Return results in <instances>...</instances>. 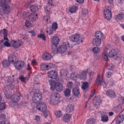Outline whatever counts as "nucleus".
<instances>
[{
    "instance_id": "obj_1",
    "label": "nucleus",
    "mask_w": 124,
    "mask_h": 124,
    "mask_svg": "<svg viewBox=\"0 0 124 124\" xmlns=\"http://www.w3.org/2000/svg\"><path fill=\"white\" fill-rule=\"evenodd\" d=\"M69 38L70 40L74 43L72 45L73 46L74 45L79 44L82 41L80 35L78 34H75L71 35L70 37Z\"/></svg>"
},
{
    "instance_id": "obj_2",
    "label": "nucleus",
    "mask_w": 124,
    "mask_h": 124,
    "mask_svg": "<svg viewBox=\"0 0 124 124\" xmlns=\"http://www.w3.org/2000/svg\"><path fill=\"white\" fill-rule=\"evenodd\" d=\"M0 4L4 14H7L10 12V6L5 2V0H0Z\"/></svg>"
},
{
    "instance_id": "obj_3",
    "label": "nucleus",
    "mask_w": 124,
    "mask_h": 124,
    "mask_svg": "<svg viewBox=\"0 0 124 124\" xmlns=\"http://www.w3.org/2000/svg\"><path fill=\"white\" fill-rule=\"evenodd\" d=\"M69 47H72V45H70L68 42H66L63 45H60L58 48V52L61 53H63L65 52L67 49V46Z\"/></svg>"
},
{
    "instance_id": "obj_4",
    "label": "nucleus",
    "mask_w": 124,
    "mask_h": 124,
    "mask_svg": "<svg viewBox=\"0 0 124 124\" xmlns=\"http://www.w3.org/2000/svg\"><path fill=\"white\" fill-rule=\"evenodd\" d=\"M16 69L17 70H20L24 67L25 65V63L22 61H16L14 63Z\"/></svg>"
},
{
    "instance_id": "obj_5",
    "label": "nucleus",
    "mask_w": 124,
    "mask_h": 124,
    "mask_svg": "<svg viewBox=\"0 0 124 124\" xmlns=\"http://www.w3.org/2000/svg\"><path fill=\"white\" fill-rule=\"evenodd\" d=\"M104 14L106 19L109 20L111 18L112 14L110 8L109 7H107L104 10Z\"/></svg>"
},
{
    "instance_id": "obj_6",
    "label": "nucleus",
    "mask_w": 124,
    "mask_h": 124,
    "mask_svg": "<svg viewBox=\"0 0 124 124\" xmlns=\"http://www.w3.org/2000/svg\"><path fill=\"white\" fill-rule=\"evenodd\" d=\"M60 101L59 95L58 93H56L54 95L53 99L50 101V103L53 105H55Z\"/></svg>"
},
{
    "instance_id": "obj_7",
    "label": "nucleus",
    "mask_w": 124,
    "mask_h": 124,
    "mask_svg": "<svg viewBox=\"0 0 124 124\" xmlns=\"http://www.w3.org/2000/svg\"><path fill=\"white\" fill-rule=\"evenodd\" d=\"M42 95L37 93L34 94L32 97V101L35 103H38L42 100Z\"/></svg>"
},
{
    "instance_id": "obj_8",
    "label": "nucleus",
    "mask_w": 124,
    "mask_h": 124,
    "mask_svg": "<svg viewBox=\"0 0 124 124\" xmlns=\"http://www.w3.org/2000/svg\"><path fill=\"white\" fill-rule=\"evenodd\" d=\"M20 94L18 92L15 93L12 95L11 100L13 102H17L20 99Z\"/></svg>"
},
{
    "instance_id": "obj_9",
    "label": "nucleus",
    "mask_w": 124,
    "mask_h": 124,
    "mask_svg": "<svg viewBox=\"0 0 124 124\" xmlns=\"http://www.w3.org/2000/svg\"><path fill=\"white\" fill-rule=\"evenodd\" d=\"M47 76L49 78L54 79L57 76V73L55 70H51L48 71L47 73Z\"/></svg>"
},
{
    "instance_id": "obj_10",
    "label": "nucleus",
    "mask_w": 124,
    "mask_h": 124,
    "mask_svg": "<svg viewBox=\"0 0 124 124\" xmlns=\"http://www.w3.org/2000/svg\"><path fill=\"white\" fill-rule=\"evenodd\" d=\"M101 117V120L103 122H106L108 120V117L106 113L104 111H101L100 112Z\"/></svg>"
},
{
    "instance_id": "obj_11",
    "label": "nucleus",
    "mask_w": 124,
    "mask_h": 124,
    "mask_svg": "<svg viewBox=\"0 0 124 124\" xmlns=\"http://www.w3.org/2000/svg\"><path fill=\"white\" fill-rule=\"evenodd\" d=\"M36 108L39 111L44 112L46 110L47 106L45 104L41 103L38 104L36 106Z\"/></svg>"
},
{
    "instance_id": "obj_12",
    "label": "nucleus",
    "mask_w": 124,
    "mask_h": 124,
    "mask_svg": "<svg viewBox=\"0 0 124 124\" xmlns=\"http://www.w3.org/2000/svg\"><path fill=\"white\" fill-rule=\"evenodd\" d=\"M42 59L45 61H48L51 59L52 57V55L50 54L45 52L42 55Z\"/></svg>"
},
{
    "instance_id": "obj_13",
    "label": "nucleus",
    "mask_w": 124,
    "mask_h": 124,
    "mask_svg": "<svg viewBox=\"0 0 124 124\" xmlns=\"http://www.w3.org/2000/svg\"><path fill=\"white\" fill-rule=\"evenodd\" d=\"M101 101H102L100 98L97 96H95L93 98V102L94 105L98 106L101 104Z\"/></svg>"
},
{
    "instance_id": "obj_14",
    "label": "nucleus",
    "mask_w": 124,
    "mask_h": 124,
    "mask_svg": "<svg viewBox=\"0 0 124 124\" xmlns=\"http://www.w3.org/2000/svg\"><path fill=\"white\" fill-rule=\"evenodd\" d=\"M29 18L30 21L31 22H35L38 19L37 15L34 12L31 13L29 16Z\"/></svg>"
},
{
    "instance_id": "obj_15",
    "label": "nucleus",
    "mask_w": 124,
    "mask_h": 124,
    "mask_svg": "<svg viewBox=\"0 0 124 124\" xmlns=\"http://www.w3.org/2000/svg\"><path fill=\"white\" fill-rule=\"evenodd\" d=\"M106 94L110 98H114L116 97L115 92L114 91L109 90L107 91Z\"/></svg>"
},
{
    "instance_id": "obj_16",
    "label": "nucleus",
    "mask_w": 124,
    "mask_h": 124,
    "mask_svg": "<svg viewBox=\"0 0 124 124\" xmlns=\"http://www.w3.org/2000/svg\"><path fill=\"white\" fill-rule=\"evenodd\" d=\"M101 39L96 38L93 39L92 41L93 45L96 46H99L101 43Z\"/></svg>"
},
{
    "instance_id": "obj_17",
    "label": "nucleus",
    "mask_w": 124,
    "mask_h": 124,
    "mask_svg": "<svg viewBox=\"0 0 124 124\" xmlns=\"http://www.w3.org/2000/svg\"><path fill=\"white\" fill-rule=\"evenodd\" d=\"M116 19L117 21H121L124 19V14L123 12L119 13L116 16Z\"/></svg>"
},
{
    "instance_id": "obj_18",
    "label": "nucleus",
    "mask_w": 124,
    "mask_h": 124,
    "mask_svg": "<svg viewBox=\"0 0 124 124\" xmlns=\"http://www.w3.org/2000/svg\"><path fill=\"white\" fill-rule=\"evenodd\" d=\"M55 88L56 91L61 92L63 90V87L62 84L59 83H56Z\"/></svg>"
},
{
    "instance_id": "obj_19",
    "label": "nucleus",
    "mask_w": 124,
    "mask_h": 124,
    "mask_svg": "<svg viewBox=\"0 0 124 124\" xmlns=\"http://www.w3.org/2000/svg\"><path fill=\"white\" fill-rule=\"evenodd\" d=\"M51 41L52 43L51 45L57 46L59 42V39L57 37H54L52 39Z\"/></svg>"
},
{
    "instance_id": "obj_20",
    "label": "nucleus",
    "mask_w": 124,
    "mask_h": 124,
    "mask_svg": "<svg viewBox=\"0 0 124 124\" xmlns=\"http://www.w3.org/2000/svg\"><path fill=\"white\" fill-rule=\"evenodd\" d=\"M56 83L54 81L52 80H49V84L50 86V89L53 90L55 89Z\"/></svg>"
},
{
    "instance_id": "obj_21",
    "label": "nucleus",
    "mask_w": 124,
    "mask_h": 124,
    "mask_svg": "<svg viewBox=\"0 0 124 124\" xmlns=\"http://www.w3.org/2000/svg\"><path fill=\"white\" fill-rule=\"evenodd\" d=\"M118 50L116 49H112L109 52L108 55L110 57H112L116 55L118 53Z\"/></svg>"
},
{
    "instance_id": "obj_22",
    "label": "nucleus",
    "mask_w": 124,
    "mask_h": 124,
    "mask_svg": "<svg viewBox=\"0 0 124 124\" xmlns=\"http://www.w3.org/2000/svg\"><path fill=\"white\" fill-rule=\"evenodd\" d=\"M74 109V107L73 105L71 104L68 105L66 107L65 110L68 113L71 112Z\"/></svg>"
},
{
    "instance_id": "obj_23",
    "label": "nucleus",
    "mask_w": 124,
    "mask_h": 124,
    "mask_svg": "<svg viewBox=\"0 0 124 124\" xmlns=\"http://www.w3.org/2000/svg\"><path fill=\"white\" fill-rule=\"evenodd\" d=\"M124 120V115H121L118 117L116 121L117 124H119L122 123Z\"/></svg>"
},
{
    "instance_id": "obj_24",
    "label": "nucleus",
    "mask_w": 124,
    "mask_h": 124,
    "mask_svg": "<svg viewBox=\"0 0 124 124\" xmlns=\"http://www.w3.org/2000/svg\"><path fill=\"white\" fill-rule=\"evenodd\" d=\"M86 73L85 72L83 71L78 75V78L81 79H84L86 77Z\"/></svg>"
},
{
    "instance_id": "obj_25",
    "label": "nucleus",
    "mask_w": 124,
    "mask_h": 124,
    "mask_svg": "<svg viewBox=\"0 0 124 124\" xmlns=\"http://www.w3.org/2000/svg\"><path fill=\"white\" fill-rule=\"evenodd\" d=\"M102 35V33L100 31H96L94 34L96 38L101 39L103 38V37Z\"/></svg>"
},
{
    "instance_id": "obj_26",
    "label": "nucleus",
    "mask_w": 124,
    "mask_h": 124,
    "mask_svg": "<svg viewBox=\"0 0 124 124\" xmlns=\"http://www.w3.org/2000/svg\"><path fill=\"white\" fill-rule=\"evenodd\" d=\"M71 116V115L69 114H66L62 117V120L64 122L66 123L70 120Z\"/></svg>"
},
{
    "instance_id": "obj_27",
    "label": "nucleus",
    "mask_w": 124,
    "mask_h": 124,
    "mask_svg": "<svg viewBox=\"0 0 124 124\" xmlns=\"http://www.w3.org/2000/svg\"><path fill=\"white\" fill-rule=\"evenodd\" d=\"M11 42L13 43V46L14 48H18L21 46V44L19 41L17 42L14 40H12Z\"/></svg>"
},
{
    "instance_id": "obj_28",
    "label": "nucleus",
    "mask_w": 124,
    "mask_h": 124,
    "mask_svg": "<svg viewBox=\"0 0 124 124\" xmlns=\"http://www.w3.org/2000/svg\"><path fill=\"white\" fill-rule=\"evenodd\" d=\"M16 56L15 54L12 53L9 54L8 56V61L10 62H14V59L15 58Z\"/></svg>"
},
{
    "instance_id": "obj_29",
    "label": "nucleus",
    "mask_w": 124,
    "mask_h": 124,
    "mask_svg": "<svg viewBox=\"0 0 124 124\" xmlns=\"http://www.w3.org/2000/svg\"><path fill=\"white\" fill-rule=\"evenodd\" d=\"M45 12L46 14H51L52 10L49 6H47L44 7Z\"/></svg>"
},
{
    "instance_id": "obj_30",
    "label": "nucleus",
    "mask_w": 124,
    "mask_h": 124,
    "mask_svg": "<svg viewBox=\"0 0 124 124\" xmlns=\"http://www.w3.org/2000/svg\"><path fill=\"white\" fill-rule=\"evenodd\" d=\"M78 8L76 6H72L70 8L69 11L71 13H74L76 12Z\"/></svg>"
},
{
    "instance_id": "obj_31",
    "label": "nucleus",
    "mask_w": 124,
    "mask_h": 124,
    "mask_svg": "<svg viewBox=\"0 0 124 124\" xmlns=\"http://www.w3.org/2000/svg\"><path fill=\"white\" fill-rule=\"evenodd\" d=\"M72 92L73 95L76 97H78L79 94V91L78 88H74L72 90Z\"/></svg>"
},
{
    "instance_id": "obj_32",
    "label": "nucleus",
    "mask_w": 124,
    "mask_h": 124,
    "mask_svg": "<svg viewBox=\"0 0 124 124\" xmlns=\"http://www.w3.org/2000/svg\"><path fill=\"white\" fill-rule=\"evenodd\" d=\"M103 80L102 78L100 77V75H98L97 76V78L96 80V82L99 85H101V83Z\"/></svg>"
},
{
    "instance_id": "obj_33",
    "label": "nucleus",
    "mask_w": 124,
    "mask_h": 124,
    "mask_svg": "<svg viewBox=\"0 0 124 124\" xmlns=\"http://www.w3.org/2000/svg\"><path fill=\"white\" fill-rule=\"evenodd\" d=\"M18 78L21 82L24 83H25L26 81H27L29 79L28 77L27 76L24 77H23V76H21Z\"/></svg>"
},
{
    "instance_id": "obj_34",
    "label": "nucleus",
    "mask_w": 124,
    "mask_h": 124,
    "mask_svg": "<svg viewBox=\"0 0 124 124\" xmlns=\"http://www.w3.org/2000/svg\"><path fill=\"white\" fill-rule=\"evenodd\" d=\"M2 65L4 67H9L10 65V62L7 60H4L2 62Z\"/></svg>"
},
{
    "instance_id": "obj_35",
    "label": "nucleus",
    "mask_w": 124,
    "mask_h": 124,
    "mask_svg": "<svg viewBox=\"0 0 124 124\" xmlns=\"http://www.w3.org/2000/svg\"><path fill=\"white\" fill-rule=\"evenodd\" d=\"M30 10L31 11L36 12L38 11V8L36 5H33L31 6L30 8Z\"/></svg>"
},
{
    "instance_id": "obj_36",
    "label": "nucleus",
    "mask_w": 124,
    "mask_h": 124,
    "mask_svg": "<svg viewBox=\"0 0 124 124\" xmlns=\"http://www.w3.org/2000/svg\"><path fill=\"white\" fill-rule=\"evenodd\" d=\"M95 121L94 118H91L88 119L87 121V124H94Z\"/></svg>"
},
{
    "instance_id": "obj_37",
    "label": "nucleus",
    "mask_w": 124,
    "mask_h": 124,
    "mask_svg": "<svg viewBox=\"0 0 124 124\" xmlns=\"http://www.w3.org/2000/svg\"><path fill=\"white\" fill-rule=\"evenodd\" d=\"M52 47V51L53 53H56L57 52H58V48H57V46L51 45Z\"/></svg>"
},
{
    "instance_id": "obj_38",
    "label": "nucleus",
    "mask_w": 124,
    "mask_h": 124,
    "mask_svg": "<svg viewBox=\"0 0 124 124\" xmlns=\"http://www.w3.org/2000/svg\"><path fill=\"white\" fill-rule=\"evenodd\" d=\"M70 89L68 88H66L64 92V94L66 97H69L70 95Z\"/></svg>"
},
{
    "instance_id": "obj_39",
    "label": "nucleus",
    "mask_w": 124,
    "mask_h": 124,
    "mask_svg": "<svg viewBox=\"0 0 124 124\" xmlns=\"http://www.w3.org/2000/svg\"><path fill=\"white\" fill-rule=\"evenodd\" d=\"M53 30L51 27L47 28L46 30V32L47 34L49 35L52 34L53 33Z\"/></svg>"
},
{
    "instance_id": "obj_40",
    "label": "nucleus",
    "mask_w": 124,
    "mask_h": 124,
    "mask_svg": "<svg viewBox=\"0 0 124 124\" xmlns=\"http://www.w3.org/2000/svg\"><path fill=\"white\" fill-rule=\"evenodd\" d=\"M7 83L11 84L14 82V78L11 76L8 77L7 78Z\"/></svg>"
},
{
    "instance_id": "obj_41",
    "label": "nucleus",
    "mask_w": 124,
    "mask_h": 124,
    "mask_svg": "<svg viewBox=\"0 0 124 124\" xmlns=\"http://www.w3.org/2000/svg\"><path fill=\"white\" fill-rule=\"evenodd\" d=\"M55 114L57 117L60 118L62 116V114L61 111L57 110L55 112Z\"/></svg>"
},
{
    "instance_id": "obj_42",
    "label": "nucleus",
    "mask_w": 124,
    "mask_h": 124,
    "mask_svg": "<svg viewBox=\"0 0 124 124\" xmlns=\"http://www.w3.org/2000/svg\"><path fill=\"white\" fill-rule=\"evenodd\" d=\"M67 71L66 69H62L60 71V73L61 76H65L67 75Z\"/></svg>"
},
{
    "instance_id": "obj_43",
    "label": "nucleus",
    "mask_w": 124,
    "mask_h": 124,
    "mask_svg": "<svg viewBox=\"0 0 124 124\" xmlns=\"http://www.w3.org/2000/svg\"><path fill=\"white\" fill-rule=\"evenodd\" d=\"M70 78L73 80L76 79L77 78V75L74 72H72L70 74Z\"/></svg>"
},
{
    "instance_id": "obj_44",
    "label": "nucleus",
    "mask_w": 124,
    "mask_h": 124,
    "mask_svg": "<svg viewBox=\"0 0 124 124\" xmlns=\"http://www.w3.org/2000/svg\"><path fill=\"white\" fill-rule=\"evenodd\" d=\"M92 50L93 53L97 54L100 51V50L99 47H96L93 48Z\"/></svg>"
},
{
    "instance_id": "obj_45",
    "label": "nucleus",
    "mask_w": 124,
    "mask_h": 124,
    "mask_svg": "<svg viewBox=\"0 0 124 124\" xmlns=\"http://www.w3.org/2000/svg\"><path fill=\"white\" fill-rule=\"evenodd\" d=\"M43 19L45 20L47 23H49V22L50 18L49 16L48 15H46L43 17Z\"/></svg>"
},
{
    "instance_id": "obj_46",
    "label": "nucleus",
    "mask_w": 124,
    "mask_h": 124,
    "mask_svg": "<svg viewBox=\"0 0 124 124\" xmlns=\"http://www.w3.org/2000/svg\"><path fill=\"white\" fill-rule=\"evenodd\" d=\"M25 26L28 28H30L31 26V23L28 20H26L25 23Z\"/></svg>"
},
{
    "instance_id": "obj_47",
    "label": "nucleus",
    "mask_w": 124,
    "mask_h": 124,
    "mask_svg": "<svg viewBox=\"0 0 124 124\" xmlns=\"http://www.w3.org/2000/svg\"><path fill=\"white\" fill-rule=\"evenodd\" d=\"M58 27L57 24V23L55 22L53 23L52 25V27L53 30L55 31L57 29Z\"/></svg>"
},
{
    "instance_id": "obj_48",
    "label": "nucleus",
    "mask_w": 124,
    "mask_h": 124,
    "mask_svg": "<svg viewBox=\"0 0 124 124\" xmlns=\"http://www.w3.org/2000/svg\"><path fill=\"white\" fill-rule=\"evenodd\" d=\"M107 54L105 52L102 54V58L104 61H106L108 60V57Z\"/></svg>"
},
{
    "instance_id": "obj_49",
    "label": "nucleus",
    "mask_w": 124,
    "mask_h": 124,
    "mask_svg": "<svg viewBox=\"0 0 124 124\" xmlns=\"http://www.w3.org/2000/svg\"><path fill=\"white\" fill-rule=\"evenodd\" d=\"M37 37L38 38L42 39L43 40H46L45 36L44 34H40L38 35Z\"/></svg>"
},
{
    "instance_id": "obj_50",
    "label": "nucleus",
    "mask_w": 124,
    "mask_h": 124,
    "mask_svg": "<svg viewBox=\"0 0 124 124\" xmlns=\"http://www.w3.org/2000/svg\"><path fill=\"white\" fill-rule=\"evenodd\" d=\"M88 87V83L86 82H84L82 85L83 89L85 90Z\"/></svg>"
},
{
    "instance_id": "obj_51",
    "label": "nucleus",
    "mask_w": 124,
    "mask_h": 124,
    "mask_svg": "<svg viewBox=\"0 0 124 124\" xmlns=\"http://www.w3.org/2000/svg\"><path fill=\"white\" fill-rule=\"evenodd\" d=\"M14 85L11 84L7 86V88L8 89V90H13L14 88Z\"/></svg>"
},
{
    "instance_id": "obj_52",
    "label": "nucleus",
    "mask_w": 124,
    "mask_h": 124,
    "mask_svg": "<svg viewBox=\"0 0 124 124\" xmlns=\"http://www.w3.org/2000/svg\"><path fill=\"white\" fill-rule=\"evenodd\" d=\"M45 64L44 63L41 64L40 65V68L41 70H45Z\"/></svg>"
},
{
    "instance_id": "obj_53",
    "label": "nucleus",
    "mask_w": 124,
    "mask_h": 124,
    "mask_svg": "<svg viewBox=\"0 0 124 124\" xmlns=\"http://www.w3.org/2000/svg\"><path fill=\"white\" fill-rule=\"evenodd\" d=\"M6 107V105L5 103H2L0 104V110H3Z\"/></svg>"
},
{
    "instance_id": "obj_54",
    "label": "nucleus",
    "mask_w": 124,
    "mask_h": 124,
    "mask_svg": "<svg viewBox=\"0 0 124 124\" xmlns=\"http://www.w3.org/2000/svg\"><path fill=\"white\" fill-rule=\"evenodd\" d=\"M4 92L6 98L8 99H10V96L8 93V92L6 90V91H4Z\"/></svg>"
},
{
    "instance_id": "obj_55",
    "label": "nucleus",
    "mask_w": 124,
    "mask_h": 124,
    "mask_svg": "<svg viewBox=\"0 0 124 124\" xmlns=\"http://www.w3.org/2000/svg\"><path fill=\"white\" fill-rule=\"evenodd\" d=\"M52 65V63L49 64L48 65H46L45 64V70H48L50 69V67H51V65Z\"/></svg>"
},
{
    "instance_id": "obj_56",
    "label": "nucleus",
    "mask_w": 124,
    "mask_h": 124,
    "mask_svg": "<svg viewBox=\"0 0 124 124\" xmlns=\"http://www.w3.org/2000/svg\"><path fill=\"white\" fill-rule=\"evenodd\" d=\"M88 12V10L87 9H83L82 11V13L84 15H86Z\"/></svg>"
},
{
    "instance_id": "obj_57",
    "label": "nucleus",
    "mask_w": 124,
    "mask_h": 124,
    "mask_svg": "<svg viewBox=\"0 0 124 124\" xmlns=\"http://www.w3.org/2000/svg\"><path fill=\"white\" fill-rule=\"evenodd\" d=\"M89 76L90 78V80L92 79L93 76L94 75V73L93 71L90 72L89 73Z\"/></svg>"
},
{
    "instance_id": "obj_58",
    "label": "nucleus",
    "mask_w": 124,
    "mask_h": 124,
    "mask_svg": "<svg viewBox=\"0 0 124 124\" xmlns=\"http://www.w3.org/2000/svg\"><path fill=\"white\" fill-rule=\"evenodd\" d=\"M114 68V66L111 64H109L107 67L108 69L109 70H112Z\"/></svg>"
},
{
    "instance_id": "obj_59",
    "label": "nucleus",
    "mask_w": 124,
    "mask_h": 124,
    "mask_svg": "<svg viewBox=\"0 0 124 124\" xmlns=\"http://www.w3.org/2000/svg\"><path fill=\"white\" fill-rule=\"evenodd\" d=\"M8 41H5V42L4 43V45L6 46L7 47H10V44L9 43Z\"/></svg>"
},
{
    "instance_id": "obj_60",
    "label": "nucleus",
    "mask_w": 124,
    "mask_h": 124,
    "mask_svg": "<svg viewBox=\"0 0 124 124\" xmlns=\"http://www.w3.org/2000/svg\"><path fill=\"white\" fill-rule=\"evenodd\" d=\"M112 75V73L110 71L107 72L105 74V76L107 78H109Z\"/></svg>"
},
{
    "instance_id": "obj_61",
    "label": "nucleus",
    "mask_w": 124,
    "mask_h": 124,
    "mask_svg": "<svg viewBox=\"0 0 124 124\" xmlns=\"http://www.w3.org/2000/svg\"><path fill=\"white\" fill-rule=\"evenodd\" d=\"M48 4L51 6H54V3L52 0H48Z\"/></svg>"
},
{
    "instance_id": "obj_62",
    "label": "nucleus",
    "mask_w": 124,
    "mask_h": 124,
    "mask_svg": "<svg viewBox=\"0 0 124 124\" xmlns=\"http://www.w3.org/2000/svg\"><path fill=\"white\" fill-rule=\"evenodd\" d=\"M28 33L32 34V35L33 36H34L35 35V33L34 30H31L28 32Z\"/></svg>"
},
{
    "instance_id": "obj_63",
    "label": "nucleus",
    "mask_w": 124,
    "mask_h": 124,
    "mask_svg": "<svg viewBox=\"0 0 124 124\" xmlns=\"http://www.w3.org/2000/svg\"><path fill=\"white\" fill-rule=\"evenodd\" d=\"M107 84L108 83L105 81H104L103 80L101 83V85H102L104 87H106Z\"/></svg>"
},
{
    "instance_id": "obj_64",
    "label": "nucleus",
    "mask_w": 124,
    "mask_h": 124,
    "mask_svg": "<svg viewBox=\"0 0 124 124\" xmlns=\"http://www.w3.org/2000/svg\"><path fill=\"white\" fill-rule=\"evenodd\" d=\"M3 35H8V31L5 28L3 30Z\"/></svg>"
}]
</instances>
